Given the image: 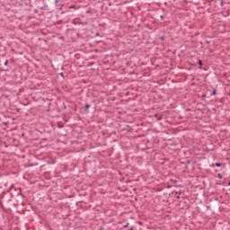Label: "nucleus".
Returning a JSON list of instances; mask_svg holds the SVG:
<instances>
[{
  "label": "nucleus",
  "mask_w": 230,
  "mask_h": 230,
  "mask_svg": "<svg viewBox=\"0 0 230 230\" xmlns=\"http://www.w3.org/2000/svg\"><path fill=\"white\" fill-rule=\"evenodd\" d=\"M155 118H157V119H161V115L156 114V115H155Z\"/></svg>",
  "instance_id": "obj_1"
},
{
  "label": "nucleus",
  "mask_w": 230,
  "mask_h": 230,
  "mask_svg": "<svg viewBox=\"0 0 230 230\" xmlns=\"http://www.w3.org/2000/svg\"><path fill=\"white\" fill-rule=\"evenodd\" d=\"M216 166L220 167V166H222V164L220 163H217Z\"/></svg>",
  "instance_id": "obj_2"
},
{
  "label": "nucleus",
  "mask_w": 230,
  "mask_h": 230,
  "mask_svg": "<svg viewBox=\"0 0 230 230\" xmlns=\"http://www.w3.org/2000/svg\"><path fill=\"white\" fill-rule=\"evenodd\" d=\"M199 66H202V60L199 61Z\"/></svg>",
  "instance_id": "obj_3"
},
{
  "label": "nucleus",
  "mask_w": 230,
  "mask_h": 230,
  "mask_svg": "<svg viewBox=\"0 0 230 230\" xmlns=\"http://www.w3.org/2000/svg\"><path fill=\"white\" fill-rule=\"evenodd\" d=\"M86 109H89V107H91V105H89V104H86Z\"/></svg>",
  "instance_id": "obj_4"
},
{
  "label": "nucleus",
  "mask_w": 230,
  "mask_h": 230,
  "mask_svg": "<svg viewBox=\"0 0 230 230\" xmlns=\"http://www.w3.org/2000/svg\"><path fill=\"white\" fill-rule=\"evenodd\" d=\"M4 66H8V61H5V62H4Z\"/></svg>",
  "instance_id": "obj_5"
},
{
  "label": "nucleus",
  "mask_w": 230,
  "mask_h": 230,
  "mask_svg": "<svg viewBox=\"0 0 230 230\" xmlns=\"http://www.w3.org/2000/svg\"><path fill=\"white\" fill-rule=\"evenodd\" d=\"M125 227H128V223L126 226H124V228H125Z\"/></svg>",
  "instance_id": "obj_6"
},
{
  "label": "nucleus",
  "mask_w": 230,
  "mask_h": 230,
  "mask_svg": "<svg viewBox=\"0 0 230 230\" xmlns=\"http://www.w3.org/2000/svg\"><path fill=\"white\" fill-rule=\"evenodd\" d=\"M228 184H229V186H230V182H229Z\"/></svg>",
  "instance_id": "obj_7"
}]
</instances>
